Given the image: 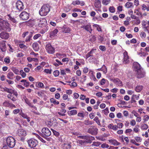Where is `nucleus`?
Wrapping results in <instances>:
<instances>
[{"label":"nucleus","mask_w":149,"mask_h":149,"mask_svg":"<svg viewBox=\"0 0 149 149\" xmlns=\"http://www.w3.org/2000/svg\"><path fill=\"white\" fill-rule=\"evenodd\" d=\"M134 69L135 71L136 77L138 78H141L144 77L145 73L140 68V64L137 62L133 63Z\"/></svg>","instance_id":"nucleus-1"},{"label":"nucleus","mask_w":149,"mask_h":149,"mask_svg":"<svg viewBox=\"0 0 149 149\" xmlns=\"http://www.w3.org/2000/svg\"><path fill=\"white\" fill-rule=\"evenodd\" d=\"M0 31H5L9 32L11 31L10 24L7 20L0 18Z\"/></svg>","instance_id":"nucleus-2"},{"label":"nucleus","mask_w":149,"mask_h":149,"mask_svg":"<svg viewBox=\"0 0 149 149\" xmlns=\"http://www.w3.org/2000/svg\"><path fill=\"white\" fill-rule=\"evenodd\" d=\"M50 10V6L49 5H44L40 10L39 13L41 16H45L48 14Z\"/></svg>","instance_id":"nucleus-3"},{"label":"nucleus","mask_w":149,"mask_h":149,"mask_svg":"<svg viewBox=\"0 0 149 149\" xmlns=\"http://www.w3.org/2000/svg\"><path fill=\"white\" fill-rule=\"evenodd\" d=\"M6 142L7 146L10 148H13L15 145V139L12 136L8 137L6 139Z\"/></svg>","instance_id":"nucleus-4"},{"label":"nucleus","mask_w":149,"mask_h":149,"mask_svg":"<svg viewBox=\"0 0 149 149\" xmlns=\"http://www.w3.org/2000/svg\"><path fill=\"white\" fill-rule=\"evenodd\" d=\"M42 132L41 136L43 137L49 136L51 134V132L47 127L43 128L42 130Z\"/></svg>","instance_id":"nucleus-5"},{"label":"nucleus","mask_w":149,"mask_h":149,"mask_svg":"<svg viewBox=\"0 0 149 149\" xmlns=\"http://www.w3.org/2000/svg\"><path fill=\"white\" fill-rule=\"evenodd\" d=\"M45 49L47 52L49 54H53L55 52V48L50 43H49L46 45Z\"/></svg>","instance_id":"nucleus-6"},{"label":"nucleus","mask_w":149,"mask_h":149,"mask_svg":"<svg viewBox=\"0 0 149 149\" xmlns=\"http://www.w3.org/2000/svg\"><path fill=\"white\" fill-rule=\"evenodd\" d=\"M27 142L29 147L33 148L36 147L38 144V141L33 139H31L28 140Z\"/></svg>","instance_id":"nucleus-7"},{"label":"nucleus","mask_w":149,"mask_h":149,"mask_svg":"<svg viewBox=\"0 0 149 149\" xmlns=\"http://www.w3.org/2000/svg\"><path fill=\"white\" fill-rule=\"evenodd\" d=\"M19 16L21 19L22 20H26L29 19V14L26 11H23L20 13Z\"/></svg>","instance_id":"nucleus-8"},{"label":"nucleus","mask_w":149,"mask_h":149,"mask_svg":"<svg viewBox=\"0 0 149 149\" xmlns=\"http://www.w3.org/2000/svg\"><path fill=\"white\" fill-rule=\"evenodd\" d=\"M48 125L53 127H56L58 125V123L56 118H53L48 122Z\"/></svg>","instance_id":"nucleus-9"},{"label":"nucleus","mask_w":149,"mask_h":149,"mask_svg":"<svg viewBox=\"0 0 149 149\" xmlns=\"http://www.w3.org/2000/svg\"><path fill=\"white\" fill-rule=\"evenodd\" d=\"M78 137L83 139V140H86L88 142L92 141L95 139V138L93 136L90 135L80 136H78Z\"/></svg>","instance_id":"nucleus-10"},{"label":"nucleus","mask_w":149,"mask_h":149,"mask_svg":"<svg viewBox=\"0 0 149 149\" xmlns=\"http://www.w3.org/2000/svg\"><path fill=\"white\" fill-rule=\"evenodd\" d=\"M98 129L94 127L89 128L87 131L88 133L93 135H96L97 134Z\"/></svg>","instance_id":"nucleus-11"},{"label":"nucleus","mask_w":149,"mask_h":149,"mask_svg":"<svg viewBox=\"0 0 149 149\" xmlns=\"http://www.w3.org/2000/svg\"><path fill=\"white\" fill-rule=\"evenodd\" d=\"M16 5L17 8L19 11H22L24 8L23 4L20 1H17L16 3Z\"/></svg>","instance_id":"nucleus-12"},{"label":"nucleus","mask_w":149,"mask_h":149,"mask_svg":"<svg viewBox=\"0 0 149 149\" xmlns=\"http://www.w3.org/2000/svg\"><path fill=\"white\" fill-rule=\"evenodd\" d=\"M17 135L20 137H24L26 135V131L22 129H19L17 130Z\"/></svg>","instance_id":"nucleus-13"},{"label":"nucleus","mask_w":149,"mask_h":149,"mask_svg":"<svg viewBox=\"0 0 149 149\" xmlns=\"http://www.w3.org/2000/svg\"><path fill=\"white\" fill-rule=\"evenodd\" d=\"M111 80L117 86L121 87L123 85L122 82L118 78H116V79H112Z\"/></svg>","instance_id":"nucleus-14"},{"label":"nucleus","mask_w":149,"mask_h":149,"mask_svg":"<svg viewBox=\"0 0 149 149\" xmlns=\"http://www.w3.org/2000/svg\"><path fill=\"white\" fill-rule=\"evenodd\" d=\"M9 33L5 32H3L0 33V37L2 39L6 40L9 37Z\"/></svg>","instance_id":"nucleus-15"},{"label":"nucleus","mask_w":149,"mask_h":149,"mask_svg":"<svg viewBox=\"0 0 149 149\" xmlns=\"http://www.w3.org/2000/svg\"><path fill=\"white\" fill-rule=\"evenodd\" d=\"M81 28H83L85 29L87 31L89 32L90 33H91L93 30L92 29L91 26L90 24H88L86 25H84L81 27Z\"/></svg>","instance_id":"nucleus-16"},{"label":"nucleus","mask_w":149,"mask_h":149,"mask_svg":"<svg viewBox=\"0 0 149 149\" xmlns=\"http://www.w3.org/2000/svg\"><path fill=\"white\" fill-rule=\"evenodd\" d=\"M6 41L3 40L0 42V48L3 52H5L6 50Z\"/></svg>","instance_id":"nucleus-17"},{"label":"nucleus","mask_w":149,"mask_h":149,"mask_svg":"<svg viewBox=\"0 0 149 149\" xmlns=\"http://www.w3.org/2000/svg\"><path fill=\"white\" fill-rule=\"evenodd\" d=\"M124 58H123V63L126 64L129 61V56H128L127 52L125 51L123 53Z\"/></svg>","instance_id":"nucleus-18"},{"label":"nucleus","mask_w":149,"mask_h":149,"mask_svg":"<svg viewBox=\"0 0 149 149\" xmlns=\"http://www.w3.org/2000/svg\"><path fill=\"white\" fill-rule=\"evenodd\" d=\"M47 21L45 19H40L39 20L38 25L40 27H42V26H45L47 23Z\"/></svg>","instance_id":"nucleus-19"},{"label":"nucleus","mask_w":149,"mask_h":149,"mask_svg":"<svg viewBox=\"0 0 149 149\" xmlns=\"http://www.w3.org/2000/svg\"><path fill=\"white\" fill-rule=\"evenodd\" d=\"M94 5L95 7L99 9L101 7V1L100 0H95Z\"/></svg>","instance_id":"nucleus-20"},{"label":"nucleus","mask_w":149,"mask_h":149,"mask_svg":"<svg viewBox=\"0 0 149 149\" xmlns=\"http://www.w3.org/2000/svg\"><path fill=\"white\" fill-rule=\"evenodd\" d=\"M58 32V30L57 29H55L52 31L50 32L49 34L50 37L51 38L55 37L56 36V34Z\"/></svg>","instance_id":"nucleus-21"},{"label":"nucleus","mask_w":149,"mask_h":149,"mask_svg":"<svg viewBox=\"0 0 149 149\" xmlns=\"http://www.w3.org/2000/svg\"><path fill=\"white\" fill-rule=\"evenodd\" d=\"M63 31L65 33H69L70 31V29L69 28L65 25H64L62 28Z\"/></svg>","instance_id":"nucleus-22"},{"label":"nucleus","mask_w":149,"mask_h":149,"mask_svg":"<svg viewBox=\"0 0 149 149\" xmlns=\"http://www.w3.org/2000/svg\"><path fill=\"white\" fill-rule=\"evenodd\" d=\"M108 127L109 129L113 130L116 131L118 130V126L116 125H114L113 124H110L108 126Z\"/></svg>","instance_id":"nucleus-23"},{"label":"nucleus","mask_w":149,"mask_h":149,"mask_svg":"<svg viewBox=\"0 0 149 149\" xmlns=\"http://www.w3.org/2000/svg\"><path fill=\"white\" fill-rule=\"evenodd\" d=\"M6 18L8 20H10L12 22L16 23L17 22V20L14 17H12L10 15H8L6 16Z\"/></svg>","instance_id":"nucleus-24"},{"label":"nucleus","mask_w":149,"mask_h":149,"mask_svg":"<svg viewBox=\"0 0 149 149\" xmlns=\"http://www.w3.org/2000/svg\"><path fill=\"white\" fill-rule=\"evenodd\" d=\"M126 8H132L134 7L133 3L131 2H127L125 4Z\"/></svg>","instance_id":"nucleus-25"},{"label":"nucleus","mask_w":149,"mask_h":149,"mask_svg":"<svg viewBox=\"0 0 149 149\" xmlns=\"http://www.w3.org/2000/svg\"><path fill=\"white\" fill-rule=\"evenodd\" d=\"M32 47L34 50L36 51H38L39 49L38 44L37 43H34L32 44Z\"/></svg>","instance_id":"nucleus-26"},{"label":"nucleus","mask_w":149,"mask_h":149,"mask_svg":"<svg viewBox=\"0 0 149 149\" xmlns=\"http://www.w3.org/2000/svg\"><path fill=\"white\" fill-rule=\"evenodd\" d=\"M143 87L142 86L140 85H138L135 87V90L137 92H140L141 91L143 88Z\"/></svg>","instance_id":"nucleus-27"},{"label":"nucleus","mask_w":149,"mask_h":149,"mask_svg":"<svg viewBox=\"0 0 149 149\" xmlns=\"http://www.w3.org/2000/svg\"><path fill=\"white\" fill-rule=\"evenodd\" d=\"M109 141L114 145L117 146L118 145V142L114 139H111L109 140Z\"/></svg>","instance_id":"nucleus-28"},{"label":"nucleus","mask_w":149,"mask_h":149,"mask_svg":"<svg viewBox=\"0 0 149 149\" xmlns=\"http://www.w3.org/2000/svg\"><path fill=\"white\" fill-rule=\"evenodd\" d=\"M14 76L13 73L11 72L8 73L7 75V77L9 79L12 80L13 79V77Z\"/></svg>","instance_id":"nucleus-29"},{"label":"nucleus","mask_w":149,"mask_h":149,"mask_svg":"<svg viewBox=\"0 0 149 149\" xmlns=\"http://www.w3.org/2000/svg\"><path fill=\"white\" fill-rule=\"evenodd\" d=\"M77 111L76 110H72L70 111L68 113V115L70 116L73 115H75L77 114Z\"/></svg>","instance_id":"nucleus-30"},{"label":"nucleus","mask_w":149,"mask_h":149,"mask_svg":"<svg viewBox=\"0 0 149 149\" xmlns=\"http://www.w3.org/2000/svg\"><path fill=\"white\" fill-rule=\"evenodd\" d=\"M93 123V122L88 120H85L84 122V124L87 125H92Z\"/></svg>","instance_id":"nucleus-31"},{"label":"nucleus","mask_w":149,"mask_h":149,"mask_svg":"<svg viewBox=\"0 0 149 149\" xmlns=\"http://www.w3.org/2000/svg\"><path fill=\"white\" fill-rule=\"evenodd\" d=\"M111 0H102V4L105 6H107L111 2Z\"/></svg>","instance_id":"nucleus-32"},{"label":"nucleus","mask_w":149,"mask_h":149,"mask_svg":"<svg viewBox=\"0 0 149 149\" xmlns=\"http://www.w3.org/2000/svg\"><path fill=\"white\" fill-rule=\"evenodd\" d=\"M27 59L28 61L29 62H31L32 61H38V59L36 58H31L30 57H28L27 58Z\"/></svg>","instance_id":"nucleus-33"},{"label":"nucleus","mask_w":149,"mask_h":149,"mask_svg":"<svg viewBox=\"0 0 149 149\" xmlns=\"http://www.w3.org/2000/svg\"><path fill=\"white\" fill-rule=\"evenodd\" d=\"M7 96L10 99L13 101H15L16 100V99L14 97L12 94H9Z\"/></svg>","instance_id":"nucleus-34"},{"label":"nucleus","mask_w":149,"mask_h":149,"mask_svg":"<svg viewBox=\"0 0 149 149\" xmlns=\"http://www.w3.org/2000/svg\"><path fill=\"white\" fill-rule=\"evenodd\" d=\"M12 70L13 72L16 74H18L19 73V70L16 68L13 67L12 68Z\"/></svg>","instance_id":"nucleus-35"},{"label":"nucleus","mask_w":149,"mask_h":149,"mask_svg":"<svg viewBox=\"0 0 149 149\" xmlns=\"http://www.w3.org/2000/svg\"><path fill=\"white\" fill-rule=\"evenodd\" d=\"M148 125L145 124H143L141 125V128L142 130H145L148 128Z\"/></svg>","instance_id":"nucleus-36"},{"label":"nucleus","mask_w":149,"mask_h":149,"mask_svg":"<svg viewBox=\"0 0 149 149\" xmlns=\"http://www.w3.org/2000/svg\"><path fill=\"white\" fill-rule=\"evenodd\" d=\"M101 144L100 142L98 141L94 142H93L92 146H98Z\"/></svg>","instance_id":"nucleus-37"},{"label":"nucleus","mask_w":149,"mask_h":149,"mask_svg":"<svg viewBox=\"0 0 149 149\" xmlns=\"http://www.w3.org/2000/svg\"><path fill=\"white\" fill-rule=\"evenodd\" d=\"M4 62L7 64H8L10 62V58L9 56H7L6 57L4 60Z\"/></svg>","instance_id":"nucleus-38"},{"label":"nucleus","mask_w":149,"mask_h":149,"mask_svg":"<svg viewBox=\"0 0 149 149\" xmlns=\"http://www.w3.org/2000/svg\"><path fill=\"white\" fill-rule=\"evenodd\" d=\"M19 46L20 48L23 49L24 50L26 49L27 48V46L23 44H19Z\"/></svg>","instance_id":"nucleus-39"},{"label":"nucleus","mask_w":149,"mask_h":149,"mask_svg":"<svg viewBox=\"0 0 149 149\" xmlns=\"http://www.w3.org/2000/svg\"><path fill=\"white\" fill-rule=\"evenodd\" d=\"M94 27L96 28L97 30L99 31H101L102 29L100 27L99 25L97 24H94L93 25Z\"/></svg>","instance_id":"nucleus-40"},{"label":"nucleus","mask_w":149,"mask_h":149,"mask_svg":"<svg viewBox=\"0 0 149 149\" xmlns=\"http://www.w3.org/2000/svg\"><path fill=\"white\" fill-rule=\"evenodd\" d=\"M104 68H105V70H103V68H102L98 69L97 70H98V71H102L104 73L106 74L107 72V69L105 65H104Z\"/></svg>","instance_id":"nucleus-41"},{"label":"nucleus","mask_w":149,"mask_h":149,"mask_svg":"<svg viewBox=\"0 0 149 149\" xmlns=\"http://www.w3.org/2000/svg\"><path fill=\"white\" fill-rule=\"evenodd\" d=\"M102 111L105 115H107L109 113V109L107 107L105 109L102 110Z\"/></svg>","instance_id":"nucleus-42"},{"label":"nucleus","mask_w":149,"mask_h":149,"mask_svg":"<svg viewBox=\"0 0 149 149\" xmlns=\"http://www.w3.org/2000/svg\"><path fill=\"white\" fill-rule=\"evenodd\" d=\"M94 120L95 121L97 124L99 125H101L100 121L99 120V118L98 117L96 116L94 119Z\"/></svg>","instance_id":"nucleus-43"},{"label":"nucleus","mask_w":149,"mask_h":149,"mask_svg":"<svg viewBox=\"0 0 149 149\" xmlns=\"http://www.w3.org/2000/svg\"><path fill=\"white\" fill-rule=\"evenodd\" d=\"M110 12L111 13H114L115 11V9L113 6H110L109 8Z\"/></svg>","instance_id":"nucleus-44"},{"label":"nucleus","mask_w":149,"mask_h":149,"mask_svg":"<svg viewBox=\"0 0 149 149\" xmlns=\"http://www.w3.org/2000/svg\"><path fill=\"white\" fill-rule=\"evenodd\" d=\"M88 142L86 140H79L78 143L79 144L83 145L85 143H86Z\"/></svg>","instance_id":"nucleus-45"},{"label":"nucleus","mask_w":149,"mask_h":149,"mask_svg":"<svg viewBox=\"0 0 149 149\" xmlns=\"http://www.w3.org/2000/svg\"><path fill=\"white\" fill-rule=\"evenodd\" d=\"M3 105L6 107H9L10 105V103L9 102L6 101L3 103Z\"/></svg>","instance_id":"nucleus-46"},{"label":"nucleus","mask_w":149,"mask_h":149,"mask_svg":"<svg viewBox=\"0 0 149 149\" xmlns=\"http://www.w3.org/2000/svg\"><path fill=\"white\" fill-rule=\"evenodd\" d=\"M19 72L20 75L23 78H24L26 77V74L24 72H23V70H20Z\"/></svg>","instance_id":"nucleus-47"},{"label":"nucleus","mask_w":149,"mask_h":149,"mask_svg":"<svg viewBox=\"0 0 149 149\" xmlns=\"http://www.w3.org/2000/svg\"><path fill=\"white\" fill-rule=\"evenodd\" d=\"M140 35L141 37L142 38H145L146 36V35L145 33L143 31L141 32Z\"/></svg>","instance_id":"nucleus-48"},{"label":"nucleus","mask_w":149,"mask_h":149,"mask_svg":"<svg viewBox=\"0 0 149 149\" xmlns=\"http://www.w3.org/2000/svg\"><path fill=\"white\" fill-rule=\"evenodd\" d=\"M37 84H38V86H37V87L39 88H44V85L43 84L42 82H38V83H36V85H37Z\"/></svg>","instance_id":"nucleus-49"},{"label":"nucleus","mask_w":149,"mask_h":149,"mask_svg":"<svg viewBox=\"0 0 149 149\" xmlns=\"http://www.w3.org/2000/svg\"><path fill=\"white\" fill-rule=\"evenodd\" d=\"M21 111H22V110H21ZM19 114L22 116L23 118H27L28 116L25 113H23L22 112H20Z\"/></svg>","instance_id":"nucleus-50"},{"label":"nucleus","mask_w":149,"mask_h":149,"mask_svg":"<svg viewBox=\"0 0 149 149\" xmlns=\"http://www.w3.org/2000/svg\"><path fill=\"white\" fill-rule=\"evenodd\" d=\"M93 49L91 50L89 52H88L86 55V59H87L88 57L92 56V54Z\"/></svg>","instance_id":"nucleus-51"},{"label":"nucleus","mask_w":149,"mask_h":149,"mask_svg":"<svg viewBox=\"0 0 149 149\" xmlns=\"http://www.w3.org/2000/svg\"><path fill=\"white\" fill-rule=\"evenodd\" d=\"M51 130H52V132H53L54 134V135H55V136H58L59 135V133L58 132H57L56 131L53 129H51Z\"/></svg>","instance_id":"nucleus-52"},{"label":"nucleus","mask_w":149,"mask_h":149,"mask_svg":"<svg viewBox=\"0 0 149 149\" xmlns=\"http://www.w3.org/2000/svg\"><path fill=\"white\" fill-rule=\"evenodd\" d=\"M77 116L80 117L84 118L85 116V114H84V112L79 113H78Z\"/></svg>","instance_id":"nucleus-53"},{"label":"nucleus","mask_w":149,"mask_h":149,"mask_svg":"<svg viewBox=\"0 0 149 149\" xmlns=\"http://www.w3.org/2000/svg\"><path fill=\"white\" fill-rule=\"evenodd\" d=\"M80 4V1L79 0L73 1L72 3V4L74 6L76 5H79Z\"/></svg>","instance_id":"nucleus-54"},{"label":"nucleus","mask_w":149,"mask_h":149,"mask_svg":"<svg viewBox=\"0 0 149 149\" xmlns=\"http://www.w3.org/2000/svg\"><path fill=\"white\" fill-rule=\"evenodd\" d=\"M54 75L55 77L58 76L59 74V72L58 70H55L53 72Z\"/></svg>","instance_id":"nucleus-55"},{"label":"nucleus","mask_w":149,"mask_h":149,"mask_svg":"<svg viewBox=\"0 0 149 149\" xmlns=\"http://www.w3.org/2000/svg\"><path fill=\"white\" fill-rule=\"evenodd\" d=\"M41 36V35L39 33L37 34L34 36L33 38L34 40H36L39 37H40Z\"/></svg>","instance_id":"nucleus-56"},{"label":"nucleus","mask_w":149,"mask_h":149,"mask_svg":"<svg viewBox=\"0 0 149 149\" xmlns=\"http://www.w3.org/2000/svg\"><path fill=\"white\" fill-rule=\"evenodd\" d=\"M96 40V37L94 36H91L90 37V40L91 42H94Z\"/></svg>","instance_id":"nucleus-57"},{"label":"nucleus","mask_w":149,"mask_h":149,"mask_svg":"<svg viewBox=\"0 0 149 149\" xmlns=\"http://www.w3.org/2000/svg\"><path fill=\"white\" fill-rule=\"evenodd\" d=\"M101 146V147L103 148H109V146L108 144H105V143H103L102 144Z\"/></svg>","instance_id":"nucleus-58"},{"label":"nucleus","mask_w":149,"mask_h":149,"mask_svg":"<svg viewBox=\"0 0 149 149\" xmlns=\"http://www.w3.org/2000/svg\"><path fill=\"white\" fill-rule=\"evenodd\" d=\"M118 128L119 129L122 128L123 127V124L121 123H117V125Z\"/></svg>","instance_id":"nucleus-59"},{"label":"nucleus","mask_w":149,"mask_h":149,"mask_svg":"<svg viewBox=\"0 0 149 149\" xmlns=\"http://www.w3.org/2000/svg\"><path fill=\"white\" fill-rule=\"evenodd\" d=\"M122 8H123V6H119L117 7V10L118 11V12H121V11H122V10H123Z\"/></svg>","instance_id":"nucleus-60"},{"label":"nucleus","mask_w":149,"mask_h":149,"mask_svg":"<svg viewBox=\"0 0 149 149\" xmlns=\"http://www.w3.org/2000/svg\"><path fill=\"white\" fill-rule=\"evenodd\" d=\"M68 96L66 94H64L63 95V100H66L68 99Z\"/></svg>","instance_id":"nucleus-61"},{"label":"nucleus","mask_w":149,"mask_h":149,"mask_svg":"<svg viewBox=\"0 0 149 149\" xmlns=\"http://www.w3.org/2000/svg\"><path fill=\"white\" fill-rule=\"evenodd\" d=\"M20 111V109H15L13 110V112L14 114H16L19 113Z\"/></svg>","instance_id":"nucleus-62"},{"label":"nucleus","mask_w":149,"mask_h":149,"mask_svg":"<svg viewBox=\"0 0 149 149\" xmlns=\"http://www.w3.org/2000/svg\"><path fill=\"white\" fill-rule=\"evenodd\" d=\"M24 56V54L22 52H19L18 53L17 55V57H21Z\"/></svg>","instance_id":"nucleus-63"},{"label":"nucleus","mask_w":149,"mask_h":149,"mask_svg":"<svg viewBox=\"0 0 149 149\" xmlns=\"http://www.w3.org/2000/svg\"><path fill=\"white\" fill-rule=\"evenodd\" d=\"M99 49L101 50L102 51H104L106 49L104 46H99Z\"/></svg>","instance_id":"nucleus-64"}]
</instances>
